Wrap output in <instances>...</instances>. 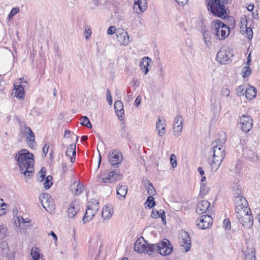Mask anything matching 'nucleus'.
<instances>
[{
	"instance_id": "f257e3e1",
	"label": "nucleus",
	"mask_w": 260,
	"mask_h": 260,
	"mask_svg": "<svg viewBox=\"0 0 260 260\" xmlns=\"http://www.w3.org/2000/svg\"><path fill=\"white\" fill-rule=\"evenodd\" d=\"M226 141V134L224 132L219 134L218 139L212 144L213 149L210 151L212 156L211 168L217 170L225 156V148L223 146Z\"/></svg>"
},
{
	"instance_id": "f03ea898",
	"label": "nucleus",
	"mask_w": 260,
	"mask_h": 260,
	"mask_svg": "<svg viewBox=\"0 0 260 260\" xmlns=\"http://www.w3.org/2000/svg\"><path fill=\"white\" fill-rule=\"evenodd\" d=\"M17 164L21 173L26 177L32 176L34 171V158L32 153L26 149H23L17 153L15 156Z\"/></svg>"
},
{
	"instance_id": "7ed1b4c3",
	"label": "nucleus",
	"mask_w": 260,
	"mask_h": 260,
	"mask_svg": "<svg viewBox=\"0 0 260 260\" xmlns=\"http://www.w3.org/2000/svg\"><path fill=\"white\" fill-rule=\"evenodd\" d=\"M211 28L212 33L220 40L225 39L230 32L229 26L219 20L213 21L211 23Z\"/></svg>"
},
{
	"instance_id": "20e7f679",
	"label": "nucleus",
	"mask_w": 260,
	"mask_h": 260,
	"mask_svg": "<svg viewBox=\"0 0 260 260\" xmlns=\"http://www.w3.org/2000/svg\"><path fill=\"white\" fill-rule=\"evenodd\" d=\"M208 10L214 15L220 18L225 17L226 9L221 0H207Z\"/></svg>"
},
{
	"instance_id": "39448f33",
	"label": "nucleus",
	"mask_w": 260,
	"mask_h": 260,
	"mask_svg": "<svg viewBox=\"0 0 260 260\" xmlns=\"http://www.w3.org/2000/svg\"><path fill=\"white\" fill-rule=\"evenodd\" d=\"M251 210H244L236 214V216L239 221L241 223L243 226L246 228H250L253 224V219Z\"/></svg>"
},
{
	"instance_id": "423d86ee",
	"label": "nucleus",
	"mask_w": 260,
	"mask_h": 260,
	"mask_svg": "<svg viewBox=\"0 0 260 260\" xmlns=\"http://www.w3.org/2000/svg\"><path fill=\"white\" fill-rule=\"evenodd\" d=\"M233 53L228 46H222L218 52L216 60L221 64H228L233 57Z\"/></svg>"
},
{
	"instance_id": "0eeeda50",
	"label": "nucleus",
	"mask_w": 260,
	"mask_h": 260,
	"mask_svg": "<svg viewBox=\"0 0 260 260\" xmlns=\"http://www.w3.org/2000/svg\"><path fill=\"white\" fill-rule=\"evenodd\" d=\"M241 192V190L238 189L236 193L237 196H235L234 202L236 206L235 211L236 214L245 210H249V208L248 207V204L245 198L240 196Z\"/></svg>"
},
{
	"instance_id": "6e6552de",
	"label": "nucleus",
	"mask_w": 260,
	"mask_h": 260,
	"mask_svg": "<svg viewBox=\"0 0 260 260\" xmlns=\"http://www.w3.org/2000/svg\"><path fill=\"white\" fill-rule=\"evenodd\" d=\"M179 239L180 249L185 252L189 251L190 249L191 243L188 233L185 231L180 232Z\"/></svg>"
},
{
	"instance_id": "1a4fd4ad",
	"label": "nucleus",
	"mask_w": 260,
	"mask_h": 260,
	"mask_svg": "<svg viewBox=\"0 0 260 260\" xmlns=\"http://www.w3.org/2000/svg\"><path fill=\"white\" fill-rule=\"evenodd\" d=\"M239 124L241 129L244 133L250 131L253 125V119L249 115H242L239 119Z\"/></svg>"
},
{
	"instance_id": "9d476101",
	"label": "nucleus",
	"mask_w": 260,
	"mask_h": 260,
	"mask_svg": "<svg viewBox=\"0 0 260 260\" xmlns=\"http://www.w3.org/2000/svg\"><path fill=\"white\" fill-rule=\"evenodd\" d=\"M99 203L95 204H89L87 206L86 211L83 217L82 221L83 223H86L90 221L94 216L99 210Z\"/></svg>"
},
{
	"instance_id": "9b49d317",
	"label": "nucleus",
	"mask_w": 260,
	"mask_h": 260,
	"mask_svg": "<svg viewBox=\"0 0 260 260\" xmlns=\"http://www.w3.org/2000/svg\"><path fill=\"white\" fill-rule=\"evenodd\" d=\"M39 200L43 208L46 211H52L54 209V203L53 199L47 193H44L40 195Z\"/></svg>"
},
{
	"instance_id": "f8f14e48",
	"label": "nucleus",
	"mask_w": 260,
	"mask_h": 260,
	"mask_svg": "<svg viewBox=\"0 0 260 260\" xmlns=\"http://www.w3.org/2000/svg\"><path fill=\"white\" fill-rule=\"evenodd\" d=\"M159 243V254L164 256L170 255L173 251V246L170 241L164 239Z\"/></svg>"
},
{
	"instance_id": "ddd939ff",
	"label": "nucleus",
	"mask_w": 260,
	"mask_h": 260,
	"mask_svg": "<svg viewBox=\"0 0 260 260\" xmlns=\"http://www.w3.org/2000/svg\"><path fill=\"white\" fill-rule=\"evenodd\" d=\"M122 154L117 149L112 150L109 154V160L112 166H117L121 164Z\"/></svg>"
},
{
	"instance_id": "4468645a",
	"label": "nucleus",
	"mask_w": 260,
	"mask_h": 260,
	"mask_svg": "<svg viewBox=\"0 0 260 260\" xmlns=\"http://www.w3.org/2000/svg\"><path fill=\"white\" fill-rule=\"evenodd\" d=\"M198 220V226L201 229H206L212 224V218L208 215H202Z\"/></svg>"
},
{
	"instance_id": "2eb2a0df",
	"label": "nucleus",
	"mask_w": 260,
	"mask_h": 260,
	"mask_svg": "<svg viewBox=\"0 0 260 260\" xmlns=\"http://www.w3.org/2000/svg\"><path fill=\"white\" fill-rule=\"evenodd\" d=\"M148 243H146L144 239L142 237L141 238L138 239L134 245V250L139 253H146L147 251Z\"/></svg>"
},
{
	"instance_id": "dca6fc26",
	"label": "nucleus",
	"mask_w": 260,
	"mask_h": 260,
	"mask_svg": "<svg viewBox=\"0 0 260 260\" xmlns=\"http://www.w3.org/2000/svg\"><path fill=\"white\" fill-rule=\"evenodd\" d=\"M183 119L181 116L174 118L173 124V133L175 136H178L181 134L183 127Z\"/></svg>"
},
{
	"instance_id": "f3484780",
	"label": "nucleus",
	"mask_w": 260,
	"mask_h": 260,
	"mask_svg": "<svg viewBox=\"0 0 260 260\" xmlns=\"http://www.w3.org/2000/svg\"><path fill=\"white\" fill-rule=\"evenodd\" d=\"M121 178V175L116 171H113L109 173L108 176L103 178L102 181L104 183H112L115 181L120 180Z\"/></svg>"
},
{
	"instance_id": "a211bd4d",
	"label": "nucleus",
	"mask_w": 260,
	"mask_h": 260,
	"mask_svg": "<svg viewBox=\"0 0 260 260\" xmlns=\"http://www.w3.org/2000/svg\"><path fill=\"white\" fill-rule=\"evenodd\" d=\"M147 7L146 0H135L134 10L138 14L143 12Z\"/></svg>"
},
{
	"instance_id": "6ab92c4d",
	"label": "nucleus",
	"mask_w": 260,
	"mask_h": 260,
	"mask_svg": "<svg viewBox=\"0 0 260 260\" xmlns=\"http://www.w3.org/2000/svg\"><path fill=\"white\" fill-rule=\"evenodd\" d=\"M210 206V203L206 200L199 202L197 205V213L200 214L205 213L209 209Z\"/></svg>"
},
{
	"instance_id": "aec40b11",
	"label": "nucleus",
	"mask_w": 260,
	"mask_h": 260,
	"mask_svg": "<svg viewBox=\"0 0 260 260\" xmlns=\"http://www.w3.org/2000/svg\"><path fill=\"white\" fill-rule=\"evenodd\" d=\"M203 39L207 47H210L212 44V32L204 27L201 30Z\"/></svg>"
},
{
	"instance_id": "412c9836",
	"label": "nucleus",
	"mask_w": 260,
	"mask_h": 260,
	"mask_svg": "<svg viewBox=\"0 0 260 260\" xmlns=\"http://www.w3.org/2000/svg\"><path fill=\"white\" fill-rule=\"evenodd\" d=\"M166 120H164V121L160 119V118H158L156 123V129L158 131V135L160 137H162L166 133Z\"/></svg>"
},
{
	"instance_id": "4be33fe9",
	"label": "nucleus",
	"mask_w": 260,
	"mask_h": 260,
	"mask_svg": "<svg viewBox=\"0 0 260 260\" xmlns=\"http://www.w3.org/2000/svg\"><path fill=\"white\" fill-rule=\"evenodd\" d=\"M66 154L70 158L71 162H74L76 157V145L72 144L67 148Z\"/></svg>"
},
{
	"instance_id": "5701e85b",
	"label": "nucleus",
	"mask_w": 260,
	"mask_h": 260,
	"mask_svg": "<svg viewBox=\"0 0 260 260\" xmlns=\"http://www.w3.org/2000/svg\"><path fill=\"white\" fill-rule=\"evenodd\" d=\"M151 61V59L149 57H144L142 59L140 62V66L141 69L145 75L147 74L149 71L148 66H149Z\"/></svg>"
},
{
	"instance_id": "b1692460",
	"label": "nucleus",
	"mask_w": 260,
	"mask_h": 260,
	"mask_svg": "<svg viewBox=\"0 0 260 260\" xmlns=\"http://www.w3.org/2000/svg\"><path fill=\"white\" fill-rule=\"evenodd\" d=\"M24 133L28 135L27 140L28 145L32 148L35 140V137L32 131L29 127H25L24 129Z\"/></svg>"
},
{
	"instance_id": "393cba45",
	"label": "nucleus",
	"mask_w": 260,
	"mask_h": 260,
	"mask_svg": "<svg viewBox=\"0 0 260 260\" xmlns=\"http://www.w3.org/2000/svg\"><path fill=\"white\" fill-rule=\"evenodd\" d=\"M117 39L121 45L125 46L127 45L129 42V37L126 32H122L117 35Z\"/></svg>"
},
{
	"instance_id": "a878e982",
	"label": "nucleus",
	"mask_w": 260,
	"mask_h": 260,
	"mask_svg": "<svg viewBox=\"0 0 260 260\" xmlns=\"http://www.w3.org/2000/svg\"><path fill=\"white\" fill-rule=\"evenodd\" d=\"M83 188V185L80 183V182H75L70 186L71 190L76 195L80 194Z\"/></svg>"
},
{
	"instance_id": "bb28decb",
	"label": "nucleus",
	"mask_w": 260,
	"mask_h": 260,
	"mask_svg": "<svg viewBox=\"0 0 260 260\" xmlns=\"http://www.w3.org/2000/svg\"><path fill=\"white\" fill-rule=\"evenodd\" d=\"M113 214V208L111 206L106 205L102 211V217L104 219L109 220Z\"/></svg>"
},
{
	"instance_id": "cd10ccee",
	"label": "nucleus",
	"mask_w": 260,
	"mask_h": 260,
	"mask_svg": "<svg viewBox=\"0 0 260 260\" xmlns=\"http://www.w3.org/2000/svg\"><path fill=\"white\" fill-rule=\"evenodd\" d=\"M256 89L253 86L246 87L245 91V97L247 99L251 100L256 96Z\"/></svg>"
},
{
	"instance_id": "c85d7f7f",
	"label": "nucleus",
	"mask_w": 260,
	"mask_h": 260,
	"mask_svg": "<svg viewBox=\"0 0 260 260\" xmlns=\"http://www.w3.org/2000/svg\"><path fill=\"white\" fill-rule=\"evenodd\" d=\"M244 260H255V250L253 247L247 248Z\"/></svg>"
},
{
	"instance_id": "c756f323",
	"label": "nucleus",
	"mask_w": 260,
	"mask_h": 260,
	"mask_svg": "<svg viewBox=\"0 0 260 260\" xmlns=\"http://www.w3.org/2000/svg\"><path fill=\"white\" fill-rule=\"evenodd\" d=\"M114 108L115 112L117 116L120 117H122L124 114L123 105L121 101H117L114 104Z\"/></svg>"
},
{
	"instance_id": "7c9ffc66",
	"label": "nucleus",
	"mask_w": 260,
	"mask_h": 260,
	"mask_svg": "<svg viewBox=\"0 0 260 260\" xmlns=\"http://www.w3.org/2000/svg\"><path fill=\"white\" fill-rule=\"evenodd\" d=\"M78 211V207L76 202H72L68 209V216L70 218L74 217Z\"/></svg>"
},
{
	"instance_id": "2f4dec72",
	"label": "nucleus",
	"mask_w": 260,
	"mask_h": 260,
	"mask_svg": "<svg viewBox=\"0 0 260 260\" xmlns=\"http://www.w3.org/2000/svg\"><path fill=\"white\" fill-rule=\"evenodd\" d=\"M14 92L13 94H14V96L18 98L21 99L23 98V95L24 94V90L23 87L22 85H16L15 84L14 85Z\"/></svg>"
},
{
	"instance_id": "473e14b6",
	"label": "nucleus",
	"mask_w": 260,
	"mask_h": 260,
	"mask_svg": "<svg viewBox=\"0 0 260 260\" xmlns=\"http://www.w3.org/2000/svg\"><path fill=\"white\" fill-rule=\"evenodd\" d=\"M210 102L212 109L213 110L215 111L221 108V103L218 98L215 96H213L211 99Z\"/></svg>"
},
{
	"instance_id": "72a5a7b5",
	"label": "nucleus",
	"mask_w": 260,
	"mask_h": 260,
	"mask_svg": "<svg viewBox=\"0 0 260 260\" xmlns=\"http://www.w3.org/2000/svg\"><path fill=\"white\" fill-rule=\"evenodd\" d=\"M159 243L154 244L148 243V252H147L146 253H148L149 255L153 254L155 252H157L159 253Z\"/></svg>"
},
{
	"instance_id": "f704fd0d",
	"label": "nucleus",
	"mask_w": 260,
	"mask_h": 260,
	"mask_svg": "<svg viewBox=\"0 0 260 260\" xmlns=\"http://www.w3.org/2000/svg\"><path fill=\"white\" fill-rule=\"evenodd\" d=\"M32 260H43V255L40 253L39 249L36 247H33L30 252Z\"/></svg>"
},
{
	"instance_id": "c9c22d12",
	"label": "nucleus",
	"mask_w": 260,
	"mask_h": 260,
	"mask_svg": "<svg viewBox=\"0 0 260 260\" xmlns=\"http://www.w3.org/2000/svg\"><path fill=\"white\" fill-rule=\"evenodd\" d=\"M127 191V186L126 185H120L117 188V194L120 197L124 198Z\"/></svg>"
},
{
	"instance_id": "e433bc0d",
	"label": "nucleus",
	"mask_w": 260,
	"mask_h": 260,
	"mask_svg": "<svg viewBox=\"0 0 260 260\" xmlns=\"http://www.w3.org/2000/svg\"><path fill=\"white\" fill-rule=\"evenodd\" d=\"M247 20L246 16H244L241 18L240 21V31L242 34H244L245 30L248 28L247 26Z\"/></svg>"
},
{
	"instance_id": "4c0bfd02",
	"label": "nucleus",
	"mask_w": 260,
	"mask_h": 260,
	"mask_svg": "<svg viewBox=\"0 0 260 260\" xmlns=\"http://www.w3.org/2000/svg\"><path fill=\"white\" fill-rule=\"evenodd\" d=\"M80 124L88 128H91L92 125L88 118L86 116H82L80 118Z\"/></svg>"
},
{
	"instance_id": "58836bf2",
	"label": "nucleus",
	"mask_w": 260,
	"mask_h": 260,
	"mask_svg": "<svg viewBox=\"0 0 260 260\" xmlns=\"http://www.w3.org/2000/svg\"><path fill=\"white\" fill-rule=\"evenodd\" d=\"M246 89L245 85H241L237 87L236 90V93L239 96L243 95L245 94V91Z\"/></svg>"
},
{
	"instance_id": "ea45409f",
	"label": "nucleus",
	"mask_w": 260,
	"mask_h": 260,
	"mask_svg": "<svg viewBox=\"0 0 260 260\" xmlns=\"http://www.w3.org/2000/svg\"><path fill=\"white\" fill-rule=\"evenodd\" d=\"M146 204H147L148 207L150 208H153L155 205V202L154 198L152 196H149L145 202Z\"/></svg>"
},
{
	"instance_id": "a19ab883",
	"label": "nucleus",
	"mask_w": 260,
	"mask_h": 260,
	"mask_svg": "<svg viewBox=\"0 0 260 260\" xmlns=\"http://www.w3.org/2000/svg\"><path fill=\"white\" fill-rule=\"evenodd\" d=\"M148 186L147 187V193L150 195V196H152L155 194V190L153 186V185L150 182L149 180H147Z\"/></svg>"
},
{
	"instance_id": "79ce46f5",
	"label": "nucleus",
	"mask_w": 260,
	"mask_h": 260,
	"mask_svg": "<svg viewBox=\"0 0 260 260\" xmlns=\"http://www.w3.org/2000/svg\"><path fill=\"white\" fill-rule=\"evenodd\" d=\"M46 176V170L44 168H42L38 173V180L42 182L43 181Z\"/></svg>"
},
{
	"instance_id": "37998d69",
	"label": "nucleus",
	"mask_w": 260,
	"mask_h": 260,
	"mask_svg": "<svg viewBox=\"0 0 260 260\" xmlns=\"http://www.w3.org/2000/svg\"><path fill=\"white\" fill-rule=\"evenodd\" d=\"M52 178V176L50 175L48 176L46 178V181L44 183V187L46 189H49L52 185V182H51Z\"/></svg>"
},
{
	"instance_id": "c03bdc74",
	"label": "nucleus",
	"mask_w": 260,
	"mask_h": 260,
	"mask_svg": "<svg viewBox=\"0 0 260 260\" xmlns=\"http://www.w3.org/2000/svg\"><path fill=\"white\" fill-rule=\"evenodd\" d=\"M209 189V187L205 184L202 183L200 190L201 195L203 196L206 195L208 193Z\"/></svg>"
},
{
	"instance_id": "a18cd8bd",
	"label": "nucleus",
	"mask_w": 260,
	"mask_h": 260,
	"mask_svg": "<svg viewBox=\"0 0 260 260\" xmlns=\"http://www.w3.org/2000/svg\"><path fill=\"white\" fill-rule=\"evenodd\" d=\"M6 227L0 225V240L5 238L6 236Z\"/></svg>"
},
{
	"instance_id": "49530a36",
	"label": "nucleus",
	"mask_w": 260,
	"mask_h": 260,
	"mask_svg": "<svg viewBox=\"0 0 260 260\" xmlns=\"http://www.w3.org/2000/svg\"><path fill=\"white\" fill-rule=\"evenodd\" d=\"M170 162L171 164L172 167L173 168H175L177 165L176 157L175 155L174 154H172L171 155Z\"/></svg>"
},
{
	"instance_id": "de8ad7c7",
	"label": "nucleus",
	"mask_w": 260,
	"mask_h": 260,
	"mask_svg": "<svg viewBox=\"0 0 260 260\" xmlns=\"http://www.w3.org/2000/svg\"><path fill=\"white\" fill-rule=\"evenodd\" d=\"M19 11V8L18 7L13 8L12 10L11 11L9 15V19H11L16 14H17Z\"/></svg>"
},
{
	"instance_id": "09e8293b",
	"label": "nucleus",
	"mask_w": 260,
	"mask_h": 260,
	"mask_svg": "<svg viewBox=\"0 0 260 260\" xmlns=\"http://www.w3.org/2000/svg\"><path fill=\"white\" fill-rule=\"evenodd\" d=\"M244 34H246V36L249 39H252L253 37V31L251 27H248L246 30H245Z\"/></svg>"
},
{
	"instance_id": "8fccbe9b",
	"label": "nucleus",
	"mask_w": 260,
	"mask_h": 260,
	"mask_svg": "<svg viewBox=\"0 0 260 260\" xmlns=\"http://www.w3.org/2000/svg\"><path fill=\"white\" fill-rule=\"evenodd\" d=\"M223 224L225 230H230L231 229V222L229 218H225L223 220Z\"/></svg>"
},
{
	"instance_id": "3c124183",
	"label": "nucleus",
	"mask_w": 260,
	"mask_h": 260,
	"mask_svg": "<svg viewBox=\"0 0 260 260\" xmlns=\"http://www.w3.org/2000/svg\"><path fill=\"white\" fill-rule=\"evenodd\" d=\"M230 93H231L230 90L227 88H222L221 90V94L222 96L228 97V96H230Z\"/></svg>"
},
{
	"instance_id": "603ef678",
	"label": "nucleus",
	"mask_w": 260,
	"mask_h": 260,
	"mask_svg": "<svg viewBox=\"0 0 260 260\" xmlns=\"http://www.w3.org/2000/svg\"><path fill=\"white\" fill-rule=\"evenodd\" d=\"M49 148V144L47 143H46L45 144V145L43 148V150H42L43 155L44 157H45L46 156L47 153L48 152Z\"/></svg>"
},
{
	"instance_id": "864d4df0",
	"label": "nucleus",
	"mask_w": 260,
	"mask_h": 260,
	"mask_svg": "<svg viewBox=\"0 0 260 260\" xmlns=\"http://www.w3.org/2000/svg\"><path fill=\"white\" fill-rule=\"evenodd\" d=\"M87 26L85 27V29L84 32V34L85 35V37L86 40H88L91 34V30L89 28H87Z\"/></svg>"
},
{
	"instance_id": "5fc2aeb1",
	"label": "nucleus",
	"mask_w": 260,
	"mask_h": 260,
	"mask_svg": "<svg viewBox=\"0 0 260 260\" xmlns=\"http://www.w3.org/2000/svg\"><path fill=\"white\" fill-rule=\"evenodd\" d=\"M158 212H159L158 217H160L162 219V221L166 223V215L165 211L162 210H160Z\"/></svg>"
},
{
	"instance_id": "6e6d98bb",
	"label": "nucleus",
	"mask_w": 260,
	"mask_h": 260,
	"mask_svg": "<svg viewBox=\"0 0 260 260\" xmlns=\"http://www.w3.org/2000/svg\"><path fill=\"white\" fill-rule=\"evenodd\" d=\"M116 30V27L114 26H111L109 27L107 33L109 35H112L114 33L115 31Z\"/></svg>"
},
{
	"instance_id": "4d7b16f0",
	"label": "nucleus",
	"mask_w": 260,
	"mask_h": 260,
	"mask_svg": "<svg viewBox=\"0 0 260 260\" xmlns=\"http://www.w3.org/2000/svg\"><path fill=\"white\" fill-rule=\"evenodd\" d=\"M159 212H158V211H155L153 210L151 214V216L153 218H157L159 216Z\"/></svg>"
},
{
	"instance_id": "13d9d810",
	"label": "nucleus",
	"mask_w": 260,
	"mask_h": 260,
	"mask_svg": "<svg viewBox=\"0 0 260 260\" xmlns=\"http://www.w3.org/2000/svg\"><path fill=\"white\" fill-rule=\"evenodd\" d=\"M18 219V222L19 225H20L21 223H29L30 221H26L24 219H23V217H20L18 216L17 217Z\"/></svg>"
},
{
	"instance_id": "bf43d9fd",
	"label": "nucleus",
	"mask_w": 260,
	"mask_h": 260,
	"mask_svg": "<svg viewBox=\"0 0 260 260\" xmlns=\"http://www.w3.org/2000/svg\"><path fill=\"white\" fill-rule=\"evenodd\" d=\"M176 1L179 5L184 6L187 3L188 0H176Z\"/></svg>"
},
{
	"instance_id": "052dcab7",
	"label": "nucleus",
	"mask_w": 260,
	"mask_h": 260,
	"mask_svg": "<svg viewBox=\"0 0 260 260\" xmlns=\"http://www.w3.org/2000/svg\"><path fill=\"white\" fill-rule=\"evenodd\" d=\"M49 235L52 236L53 240L55 242H56L57 241V237L56 235L55 234V233L54 232L51 231Z\"/></svg>"
},
{
	"instance_id": "680f3d73",
	"label": "nucleus",
	"mask_w": 260,
	"mask_h": 260,
	"mask_svg": "<svg viewBox=\"0 0 260 260\" xmlns=\"http://www.w3.org/2000/svg\"><path fill=\"white\" fill-rule=\"evenodd\" d=\"M141 103V98L140 96H138L135 101V104L136 106H138Z\"/></svg>"
},
{
	"instance_id": "e2e57ef3",
	"label": "nucleus",
	"mask_w": 260,
	"mask_h": 260,
	"mask_svg": "<svg viewBox=\"0 0 260 260\" xmlns=\"http://www.w3.org/2000/svg\"><path fill=\"white\" fill-rule=\"evenodd\" d=\"M106 99L107 102H108L109 104L110 105H112V96H108V97H106Z\"/></svg>"
},
{
	"instance_id": "0e129e2a",
	"label": "nucleus",
	"mask_w": 260,
	"mask_h": 260,
	"mask_svg": "<svg viewBox=\"0 0 260 260\" xmlns=\"http://www.w3.org/2000/svg\"><path fill=\"white\" fill-rule=\"evenodd\" d=\"M254 9V5L252 4V5H249L247 7V9L248 11H252Z\"/></svg>"
},
{
	"instance_id": "69168bd1",
	"label": "nucleus",
	"mask_w": 260,
	"mask_h": 260,
	"mask_svg": "<svg viewBox=\"0 0 260 260\" xmlns=\"http://www.w3.org/2000/svg\"><path fill=\"white\" fill-rule=\"evenodd\" d=\"M62 170L63 173H66L68 171L67 166L66 164H62Z\"/></svg>"
},
{
	"instance_id": "338daca9",
	"label": "nucleus",
	"mask_w": 260,
	"mask_h": 260,
	"mask_svg": "<svg viewBox=\"0 0 260 260\" xmlns=\"http://www.w3.org/2000/svg\"><path fill=\"white\" fill-rule=\"evenodd\" d=\"M198 171L200 173V175H201V176H202L203 175H204V171L203 170V169L201 167H199L198 168Z\"/></svg>"
},
{
	"instance_id": "774afa93",
	"label": "nucleus",
	"mask_w": 260,
	"mask_h": 260,
	"mask_svg": "<svg viewBox=\"0 0 260 260\" xmlns=\"http://www.w3.org/2000/svg\"><path fill=\"white\" fill-rule=\"evenodd\" d=\"M71 132L70 131H66L64 132V137L69 138Z\"/></svg>"
}]
</instances>
